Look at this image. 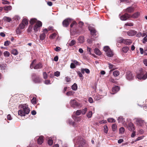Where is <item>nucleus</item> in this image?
Returning a JSON list of instances; mask_svg holds the SVG:
<instances>
[{
	"label": "nucleus",
	"mask_w": 147,
	"mask_h": 147,
	"mask_svg": "<svg viewBox=\"0 0 147 147\" xmlns=\"http://www.w3.org/2000/svg\"><path fill=\"white\" fill-rule=\"evenodd\" d=\"M144 137V136H141L138 137L137 139H136L135 141L136 142L137 141H139L140 140H141Z\"/></svg>",
	"instance_id": "nucleus-46"
},
{
	"label": "nucleus",
	"mask_w": 147,
	"mask_h": 147,
	"mask_svg": "<svg viewBox=\"0 0 147 147\" xmlns=\"http://www.w3.org/2000/svg\"><path fill=\"white\" fill-rule=\"evenodd\" d=\"M133 25H134V24H133V23H126L125 24L124 26H133Z\"/></svg>",
	"instance_id": "nucleus-54"
},
{
	"label": "nucleus",
	"mask_w": 147,
	"mask_h": 147,
	"mask_svg": "<svg viewBox=\"0 0 147 147\" xmlns=\"http://www.w3.org/2000/svg\"><path fill=\"white\" fill-rule=\"evenodd\" d=\"M126 78L127 80H131L133 79L134 76L133 75L131 72L128 71L127 72Z\"/></svg>",
	"instance_id": "nucleus-5"
},
{
	"label": "nucleus",
	"mask_w": 147,
	"mask_h": 147,
	"mask_svg": "<svg viewBox=\"0 0 147 147\" xmlns=\"http://www.w3.org/2000/svg\"><path fill=\"white\" fill-rule=\"evenodd\" d=\"M140 15V13L138 12H137L134 13L132 16H131V17L133 18H138L139 16Z\"/></svg>",
	"instance_id": "nucleus-22"
},
{
	"label": "nucleus",
	"mask_w": 147,
	"mask_h": 147,
	"mask_svg": "<svg viewBox=\"0 0 147 147\" xmlns=\"http://www.w3.org/2000/svg\"><path fill=\"white\" fill-rule=\"evenodd\" d=\"M11 53L13 55H16L18 54V52L16 49H14L11 51Z\"/></svg>",
	"instance_id": "nucleus-31"
},
{
	"label": "nucleus",
	"mask_w": 147,
	"mask_h": 147,
	"mask_svg": "<svg viewBox=\"0 0 147 147\" xmlns=\"http://www.w3.org/2000/svg\"><path fill=\"white\" fill-rule=\"evenodd\" d=\"M32 79L33 81L36 83H39L41 81V80L38 77H37L35 74H32Z\"/></svg>",
	"instance_id": "nucleus-7"
},
{
	"label": "nucleus",
	"mask_w": 147,
	"mask_h": 147,
	"mask_svg": "<svg viewBox=\"0 0 147 147\" xmlns=\"http://www.w3.org/2000/svg\"><path fill=\"white\" fill-rule=\"evenodd\" d=\"M16 33L17 34H20L21 32L20 30L19 29V28H18L16 29Z\"/></svg>",
	"instance_id": "nucleus-56"
},
{
	"label": "nucleus",
	"mask_w": 147,
	"mask_h": 147,
	"mask_svg": "<svg viewBox=\"0 0 147 147\" xmlns=\"http://www.w3.org/2000/svg\"><path fill=\"white\" fill-rule=\"evenodd\" d=\"M146 42H147V37H144L142 40V42L144 43H145Z\"/></svg>",
	"instance_id": "nucleus-64"
},
{
	"label": "nucleus",
	"mask_w": 147,
	"mask_h": 147,
	"mask_svg": "<svg viewBox=\"0 0 147 147\" xmlns=\"http://www.w3.org/2000/svg\"><path fill=\"white\" fill-rule=\"evenodd\" d=\"M78 40L80 43H82L84 41V38L83 36H80L78 39Z\"/></svg>",
	"instance_id": "nucleus-25"
},
{
	"label": "nucleus",
	"mask_w": 147,
	"mask_h": 147,
	"mask_svg": "<svg viewBox=\"0 0 147 147\" xmlns=\"http://www.w3.org/2000/svg\"><path fill=\"white\" fill-rule=\"evenodd\" d=\"M43 78L45 79H46L47 78L48 76L47 73L45 72H44L43 73Z\"/></svg>",
	"instance_id": "nucleus-58"
},
{
	"label": "nucleus",
	"mask_w": 147,
	"mask_h": 147,
	"mask_svg": "<svg viewBox=\"0 0 147 147\" xmlns=\"http://www.w3.org/2000/svg\"><path fill=\"white\" fill-rule=\"evenodd\" d=\"M107 120L109 122L114 123L115 122V120L112 118H109L107 119Z\"/></svg>",
	"instance_id": "nucleus-36"
},
{
	"label": "nucleus",
	"mask_w": 147,
	"mask_h": 147,
	"mask_svg": "<svg viewBox=\"0 0 147 147\" xmlns=\"http://www.w3.org/2000/svg\"><path fill=\"white\" fill-rule=\"evenodd\" d=\"M78 86L76 83H74L72 86L71 88L74 90H76L77 89Z\"/></svg>",
	"instance_id": "nucleus-30"
},
{
	"label": "nucleus",
	"mask_w": 147,
	"mask_h": 147,
	"mask_svg": "<svg viewBox=\"0 0 147 147\" xmlns=\"http://www.w3.org/2000/svg\"><path fill=\"white\" fill-rule=\"evenodd\" d=\"M94 52L95 53L98 55H100L101 54L100 51L98 49H94Z\"/></svg>",
	"instance_id": "nucleus-26"
},
{
	"label": "nucleus",
	"mask_w": 147,
	"mask_h": 147,
	"mask_svg": "<svg viewBox=\"0 0 147 147\" xmlns=\"http://www.w3.org/2000/svg\"><path fill=\"white\" fill-rule=\"evenodd\" d=\"M69 103L70 106L72 107L75 108L79 105V103L74 99H71Z\"/></svg>",
	"instance_id": "nucleus-6"
},
{
	"label": "nucleus",
	"mask_w": 147,
	"mask_h": 147,
	"mask_svg": "<svg viewBox=\"0 0 147 147\" xmlns=\"http://www.w3.org/2000/svg\"><path fill=\"white\" fill-rule=\"evenodd\" d=\"M78 74L79 76L80 77V79L81 80H83V77L82 74L80 72H78Z\"/></svg>",
	"instance_id": "nucleus-59"
},
{
	"label": "nucleus",
	"mask_w": 147,
	"mask_h": 147,
	"mask_svg": "<svg viewBox=\"0 0 147 147\" xmlns=\"http://www.w3.org/2000/svg\"><path fill=\"white\" fill-rule=\"evenodd\" d=\"M20 110L18 111V114L21 116H24L26 114H28L30 111V109L26 104L20 105L19 106Z\"/></svg>",
	"instance_id": "nucleus-1"
},
{
	"label": "nucleus",
	"mask_w": 147,
	"mask_h": 147,
	"mask_svg": "<svg viewBox=\"0 0 147 147\" xmlns=\"http://www.w3.org/2000/svg\"><path fill=\"white\" fill-rule=\"evenodd\" d=\"M124 40L121 38H119L117 39V42L120 43H123Z\"/></svg>",
	"instance_id": "nucleus-38"
},
{
	"label": "nucleus",
	"mask_w": 147,
	"mask_h": 147,
	"mask_svg": "<svg viewBox=\"0 0 147 147\" xmlns=\"http://www.w3.org/2000/svg\"><path fill=\"white\" fill-rule=\"evenodd\" d=\"M22 23L25 25H27L28 24V21L26 19H24L23 20Z\"/></svg>",
	"instance_id": "nucleus-33"
},
{
	"label": "nucleus",
	"mask_w": 147,
	"mask_h": 147,
	"mask_svg": "<svg viewBox=\"0 0 147 147\" xmlns=\"http://www.w3.org/2000/svg\"><path fill=\"white\" fill-rule=\"evenodd\" d=\"M119 74V72L117 70L114 71L113 72V75L115 77L117 76Z\"/></svg>",
	"instance_id": "nucleus-29"
},
{
	"label": "nucleus",
	"mask_w": 147,
	"mask_h": 147,
	"mask_svg": "<svg viewBox=\"0 0 147 147\" xmlns=\"http://www.w3.org/2000/svg\"><path fill=\"white\" fill-rule=\"evenodd\" d=\"M76 43V40L74 39H73L71 41L69 40L66 45L68 47H71L74 45Z\"/></svg>",
	"instance_id": "nucleus-13"
},
{
	"label": "nucleus",
	"mask_w": 147,
	"mask_h": 147,
	"mask_svg": "<svg viewBox=\"0 0 147 147\" xmlns=\"http://www.w3.org/2000/svg\"><path fill=\"white\" fill-rule=\"evenodd\" d=\"M133 132L131 135V138H134L136 136V131L135 130L132 131Z\"/></svg>",
	"instance_id": "nucleus-55"
},
{
	"label": "nucleus",
	"mask_w": 147,
	"mask_h": 147,
	"mask_svg": "<svg viewBox=\"0 0 147 147\" xmlns=\"http://www.w3.org/2000/svg\"><path fill=\"white\" fill-rule=\"evenodd\" d=\"M33 26L32 25H30L29 26V27L27 30V32H31L32 30Z\"/></svg>",
	"instance_id": "nucleus-42"
},
{
	"label": "nucleus",
	"mask_w": 147,
	"mask_h": 147,
	"mask_svg": "<svg viewBox=\"0 0 147 147\" xmlns=\"http://www.w3.org/2000/svg\"><path fill=\"white\" fill-rule=\"evenodd\" d=\"M43 138L42 136H40L37 139L38 143L39 144H41L43 142Z\"/></svg>",
	"instance_id": "nucleus-17"
},
{
	"label": "nucleus",
	"mask_w": 147,
	"mask_h": 147,
	"mask_svg": "<svg viewBox=\"0 0 147 147\" xmlns=\"http://www.w3.org/2000/svg\"><path fill=\"white\" fill-rule=\"evenodd\" d=\"M3 19L5 21H6L9 22H10L11 20V18L6 16L4 17L3 18Z\"/></svg>",
	"instance_id": "nucleus-23"
},
{
	"label": "nucleus",
	"mask_w": 147,
	"mask_h": 147,
	"mask_svg": "<svg viewBox=\"0 0 147 147\" xmlns=\"http://www.w3.org/2000/svg\"><path fill=\"white\" fill-rule=\"evenodd\" d=\"M92 111H89L87 114V117L89 118L92 117Z\"/></svg>",
	"instance_id": "nucleus-37"
},
{
	"label": "nucleus",
	"mask_w": 147,
	"mask_h": 147,
	"mask_svg": "<svg viewBox=\"0 0 147 147\" xmlns=\"http://www.w3.org/2000/svg\"><path fill=\"white\" fill-rule=\"evenodd\" d=\"M117 120L119 123H121L123 125H126L125 119L122 117L121 116L118 117Z\"/></svg>",
	"instance_id": "nucleus-14"
},
{
	"label": "nucleus",
	"mask_w": 147,
	"mask_h": 147,
	"mask_svg": "<svg viewBox=\"0 0 147 147\" xmlns=\"http://www.w3.org/2000/svg\"><path fill=\"white\" fill-rule=\"evenodd\" d=\"M74 92L73 91H69L68 92H67L66 93V95L67 96H71L74 94Z\"/></svg>",
	"instance_id": "nucleus-40"
},
{
	"label": "nucleus",
	"mask_w": 147,
	"mask_h": 147,
	"mask_svg": "<svg viewBox=\"0 0 147 147\" xmlns=\"http://www.w3.org/2000/svg\"><path fill=\"white\" fill-rule=\"evenodd\" d=\"M125 131V129L123 127H121L119 129V133H120L123 134L124 133Z\"/></svg>",
	"instance_id": "nucleus-41"
},
{
	"label": "nucleus",
	"mask_w": 147,
	"mask_h": 147,
	"mask_svg": "<svg viewBox=\"0 0 147 147\" xmlns=\"http://www.w3.org/2000/svg\"><path fill=\"white\" fill-rule=\"evenodd\" d=\"M54 50L57 52H59L61 48L59 47H57L56 48L54 49Z\"/></svg>",
	"instance_id": "nucleus-61"
},
{
	"label": "nucleus",
	"mask_w": 147,
	"mask_h": 147,
	"mask_svg": "<svg viewBox=\"0 0 147 147\" xmlns=\"http://www.w3.org/2000/svg\"><path fill=\"white\" fill-rule=\"evenodd\" d=\"M134 11L133 7H131L127 8L125 10V11L129 13H131L133 12Z\"/></svg>",
	"instance_id": "nucleus-19"
},
{
	"label": "nucleus",
	"mask_w": 147,
	"mask_h": 147,
	"mask_svg": "<svg viewBox=\"0 0 147 147\" xmlns=\"http://www.w3.org/2000/svg\"><path fill=\"white\" fill-rule=\"evenodd\" d=\"M53 143V142L52 140L51 139H49L48 141V143L49 145H51Z\"/></svg>",
	"instance_id": "nucleus-51"
},
{
	"label": "nucleus",
	"mask_w": 147,
	"mask_h": 147,
	"mask_svg": "<svg viewBox=\"0 0 147 147\" xmlns=\"http://www.w3.org/2000/svg\"><path fill=\"white\" fill-rule=\"evenodd\" d=\"M45 35L44 33L41 34L40 36V39L41 40H43L45 38Z\"/></svg>",
	"instance_id": "nucleus-35"
},
{
	"label": "nucleus",
	"mask_w": 147,
	"mask_h": 147,
	"mask_svg": "<svg viewBox=\"0 0 147 147\" xmlns=\"http://www.w3.org/2000/svg\"><path fill=\"white\" fill-rule=\"evenodd\" d=\"M112 130L113 131H115L117 129V125L116 124H114L112 125Z\"/></svg>",
	"instance_id": "nucleus-34"
},
{
	"label": "nucleus",
	"mask_w": 147,
	"mask_h": 147,
	"mask_svg": "<svg viewBox=\"0 0 147 147\" xmlns=\"http://www.w3.org/2000/svg\"><path fill=\"white\" fill-rule=\"evenodd\" d=\"M6 66V65L5 64H0V69L1 70H5Z\"/></svg>",
	"instance_id": "nucleus-28"
},
{
	"label": "nucleus",
	"mask_w": 147,
	"mask_h": 147,
	"mask_svg": "<svg viewBox=\"0 0 147 147\" xmlns=\"http://www.w3.org/2000/svg\"><path fill=\"white\" fill-rule=\"evenodd\" d=\"M82 113L81 111L80 110H77L76 113V114L77 115H80V114Z\"/></svg>",
	"instance_id": "nucleus-57"
},
{
	"label": "nucleus",
	"mask_w": 147,
	"mask_h": 147,
	"mask_svg": "<svg viewBox=\"0 0 147 147\" xmlns=\"http://www.w3.org/2000/svg\"><path fill=\"white\" fill-rule=\"evenodd\" d=\"M56 35V34L55 33L52 34L50 36V38L51 39H53L55 37Z\"/></svg>",
	"instance_id": "nucleus-49"
},
{
	"label": "nucleus",
	"mask_w": 147,
	"mask_h": 147,
	"mask_svg": "<svg viewBox=\"0 0 147 147\" xmlns=\"http://www.w3.org/2000/svg\"><path fill=\"white\" fill-rule=\"evenodd\" d=\"M10 43V41L7 40L5 42L4 45L6 46H8L9 45Z\"/></svg>",
	"instance_id": "nucleus-50"
},
{
	"label": "nucleus",
	"mask_w": 147,
	"mask_h": 147,
	"mask_svg": "<svg viewBox=\"0 0 147 147\" xmlns=\"http://www.w3.org/2000/svg\"><path fill=\"white\" fill-rule=\"evenodd\" d=\"M87 111V109L86 108H84V109H82L81 111L83 115H84L85 114L86 112Z\"/></svg>",
	"instance_id": "nucleus-48"
},
{
	"label": "nucleus",
	"mask_w": 147,
	"mask_h": 147,
	"mask_svg": "<svg viewBox=\"0 0 147 147\" xmlns=\"http://www.w3.org/2000/svg\"><path fill=\"white\" fill-rule=\"evenodd\" d=\"M38 22L37 21V20L35 18H33L31 19L30 21V23L31 24V25H32Z\"/></svg>",
	"instance_id": "nucleus-24"
},
{
	"label": "nucleus",
	"mask_w": 147,
	"mask_h": 147,
	"mask_svg": "<svg viewBox=\"0 0 147 147\" xmlns=\"http://www.w3.org/2000/svg\"><path fill=\"white\" fill-rule=\"evenodd\" d=\"M31 102L32 104H35L36 103V98L35 97H33L31 100Z\"/></svg>",
	"instance_id": "nucleus-45"
},
{
	"label": "nucleus",
	"mask_w": 147,
	"mask_h": 147,
	"mask_svg": "<svg viewBox=\"0 0 147 147\" xmlns=\"http://www.w3.org/2000/svg\"><path fill=\"white\" fill-rule=\"evenodd\" d=\"M42 67V65L41 63H39L36 64L34 66V68L35 69H38L41 68Z\"/></svg>",
	"instance_id": "nucleus-16"
},
{
	"label": "nucleus",
	"mask_w": 147,
	"mask_h": 147,
	"mask_svg": "<svg viewBox=\"0 0 147 147\" xmlns=\"http://www.w3.org/2000/svg\"><path fill=\"white\" fill-rule=\"evenodd\" d=\"M103 50L105 52L107 56L110 57L113 56V52L109 47L108 46L104 47Z\"/></svg>",
	"instance_id": "nucleus-2"
},
{
	"label": "nucleus",
	"mask_w": 147,
	"mask_h": 147,
	"mask_svg": "<svg viewBox=\"0 0 147 147\" xmlns=\"http://www.w3.org/2000/svg\"><path fill=\"white\" fill-rule=\"evenodd\" d=\"M4 55L5 57H9L10 55V53H9L7 51H5L4 52Z\"/></svg>",
	"instance_id": "nucleus-43"
},
{
	"label": "nucleus",
	"mask_w": 147,
	"mask_h": 147,
	"mask_svg": "<svg viewBox=\"0 0 147 147\" xmlns=\"http://www.w3.org/2000/svg\"><path fill=\"white\" fill-rule=\"evenodd\" d=\"M109 81L114 83H116V81L112 78H110Z\"/></svg>",
	"instance_id": "nucleus-63"
},
{
	"label": "nucleus",
	"mask_w": 147,
	"mask_h": 147,
	"mask_svg": "<svg viewBox=\"0 0 147 147\" xmlns=\"http://www.w3.org/2000/svg\"><path fill=\"white\" fill-rule=\"evenodd\" d=\"M72 21V19H71L67 18L65 19L62 22L63 26L65 27H67L68 26L69 23Z\"/></svg>",
	"instance_id": "nucleus-8"
},
{
	"label": "nucleus",
	"mask_w": 147,
	"mask_h": 147,
	"mask_svg": "<svg viewBox=\"0 0 147 147\" xmlns=\"http://www.w3.org/2000/svg\"><path fill=\"white\" fill-rule=\"evenodd\" d=\"M109 67V69H115V66L110 63H108Z\"/></svg>",
	"instance_id": "nucleus-39"
},
{
	"label": "nucleus",
	"mask_w": 147,
	"mask_h": 147,
	"mask_svg": "<svg viewBox=\"0 0 147 147\" xmlns=\"http://www.w3.org/2000/svg\"><path fill=\"white\" fill-rule=\"evenodd\" d=\"M85 141L84 140H81V142L79 145V147H85Z\"/></svg>",
	"instance_id": "nucleus-20"
},
{
	"label": "nucleus",
	"mask_w": 147,
	"mask_h": 147,
	"mask_svg": "<svg viewBox=\"0 0 147 147\" xmlns=\"http://www.w3.org/2000/svg\"><path fill=\"white\" fill-rule=\"evenodd\" d=\"M76 67V66L73 63H71L70 64V68L71 69H74Z\"/></svg>",
	"instance_id": "nucleus-60"
},
{
	"label": "nucleus",
	"mask_w": 147,
	"mask_h": 147,
	"mask_svg": "<svg viewBox=\"0 0 147 147\" xmlns=\"http://www.w3.org/2000/svg\"><path fill=\"white\" fill-rule=\"evenodd\" d=\"M89 29L90 31V32L92 35H94L95 34L96 31L94 28L89 27Z\"/></svg>",
	"instance_id": "nucleus-21"
},
{
	"label": "nucleus",
	"mask_w": 147,
	"mask_h": 147,
	"mask_svg": "<svg viewBox=\"0 0 147 147\" xmlns=\"http://www.w3.org/2000/svg\"><path fill=\"white\" fill-rule=\"evenodd\" d=\"M129 50V48L127 47H123L122 49V51L124 53H126Z\"/></svg>",
	"instance_id": "nucleus-32"
},
{
	"label": "nucleus",
	"mask_w": 147,
	"mask_h": 147,
	"mask_svg": "<svg viewBox=\"0 0 147 147\" xmlns=\"http://www.w3.org/2000/svg\"><path fill=\"white\" fill-rule=\"evenodd\" d=\"M119 87L118 86H115L112 89V92L111 93L112 94H114L117 93L119 90Z\"/></svg>",
	"instance_id": "nucleus-15"
},
{
	"label": "nucleus",
	"mask_w": 147,
	"mask_h": 147,
	"mask_svg": "<svg viewBox=\"0 0 147 147\" xmlns=\"http://www.w3.org/2000/svg\"><path fill=\"white\" fill-rule=\"evenodd\" d=\"M54 74L55 76L59 77L60 75V73L59 71H56L54 72Z\"/></svg>",
	"instance_id": "nucleus-53"
},
{
	"label": "nucleus",
	"mask_w": 147,
	"mask_h": 147,
	"mask_svg": "<svg viewBox=\"0 0 147 147\" xmlns=\"http://www.w3.org/2000/svg\"><path fill=\"white\" fill-rule=\"evenodd\" d=\"M25 25H24L22 23L19 25V28L21 29H23L25 27Z\"/></svg>",
	"instance_id": "nucleus-47"
},
{
	"label": "nucleus",
	"mask_w": 147,
	"mask_h": 147,
	"mask_svg": "<svg viewBox=\"0 0 147 147\" xmlns=\"http://www.w3.org/2000/svg\"><path fill=\"white\" fill-rule=\"evenodd\" d=\"M104 132L106 134L108 132V127L106 125H105V126L104 127Z\"/></svg>",
	"instance_id": "nucleus-52"
},
{
	"label": "nucleus",
	"mask_w": 147,
	"mask_h": 147,
	"mask_svg": "<svg viewBox=\"0 0 147 147\" xmlns=\"http://www.w3.org/2000/svg\"><path fill=\"white\" fill-rule=\"evenodd\" d=\"M131 41L129 39H124L123 43L126 45H129L131 43Z\"/></svg>",
	"instance_id": "nucleus-18"
},
{
	"label": "nucleus",
	"mask_w": 147,
	"mask_h": 147,
	"mask_svg": "<svg viewBox=\"0 0 147 147\" xmlns=\"http://www.w3.org/2000/svg\"><path fill=\"white\" fill-rule=\"evenodd\" d=\"M137 77L139 79L145 80L147 78V73L144 75L142 73L139 74L137 75Z\"/></svg>",
	"instance_id": "nucleus-9"
},
{
	"label": "nucleus",
	"mask_w": 147,
	"mask_h": 147,
	"mask_svg": "<svg viewBox=\"0 0 147 147\" xmlns=\"http://www.w3.org/2000/svg\"><path fill=\"white\" fill-rule=\"evenodd\" d=\"M73 63H74V64H76V65H78L79 62L76 60H73L71 61Z\"/></svg>",
	"instance_id": "nucleus-62"
},
{
	"label": "nucleus",
	"mask_w": 147,
	"mask_h": 147,
	"mask_svg": "<svg viewBox=\"0 0 147 147\" xmlns=\"http://www.w3.org/2000/svg\"><path fill=\"white\" fill-rule=\"evenodd\" d=\"M127 128L130 131H132L135 130V127L134 124L131 122L129 123Z\"/></svg>",
	"instance_id": "nucleus-10"
},
{
	"label": "nucleus",
	"mask_w": 147,
	"mask_h": 147,
	"mask_svg": "<svg viewBox=\"0 0 147 147\" xmlns=\"http://www.w3.org/2000/svg\"><path fill=\"white\" fill-rule=\"evenodd\" d=\"M11 7L10 6H6L4 7V9L7 11L10 10L11 9Z\"/></svg>",
	"instance_id": "nucleus-27"
},
{
	"label": "nucleus",
	"mask_w": 147,
	"mask_h": 147,
	"mask_svg": "<svg viewBox=\"0 0 147 147\" xmlns=\"http://www.w3.org/2000/svg\"><path fill=\"white\" fill-rule=\"evenodd\" d=\"M137 33V32L134 30H130L127 32V35L130 36H134Z\"/></svg>",
	"instance_id": "nucleus-12"
},
{
	"label": "nucleus",
	"mask_w": 147,
	"mask_h": 147,
	"mask_svg": "<svg viewBox=\"0 0 147 147\" xmlns=\"http://www.w3.org/2000/svg\"><path fill=\"white\" fill-rule=\"evenodd\" d=\"M130 17L131 16L130 15L127 13H125L124 15L121 16L120 18L121 20L125 21Z\"/></svg>",
	"instance_id": "nucleus-11"
},
{
	"label": "nucleus",
	"mask_w": 147,
	"mask_h": 147,
	"mask_svg": "<svg viewBox=\"0 0 147 147\" xmlns=\"http://www.w3.org/2000/svg\"><path fill=\"white\" fill-rule=\"evenodd\" d=\"M42 26V22L39 21H38L34 27V30L35 32L38 31L39 30L40 27Z\"/></svg>",
	"instance_id": "nucleus-4"
},
{
	"label": "nucleus",
	"mask_w": 147,
	"mask_h": 147,
	"mask_svg": "<svg viewBox=\"0 0 147 147\" xmlns=\"http://www.w3.org/2000/svg\"><path fill=\"white\" fill-rule=\"evenodd\" d=\"M36 62V60H34L31 63V64L30 65V67L31 69H32L34 67V64Z\"/></svg>",
	"instance_id": "nucleus-44"
},
{
	"label": "nucleus",
	"mask_w": 147,
	"mask_h": 147,
	"mask_svg": "<svg viewBox=\"0 0 147 147\" xmlns=\"http://www.w3.org/2000/svg\"><path fill=\"white\" fill-rule=\"evenodd\" d=\"M135 121V123L137 125L143 126L145 123L144 120L140 118H136L134 119Z\"/></svg>",
	"instance_id": "nucleus-3"
}]
</instances>
